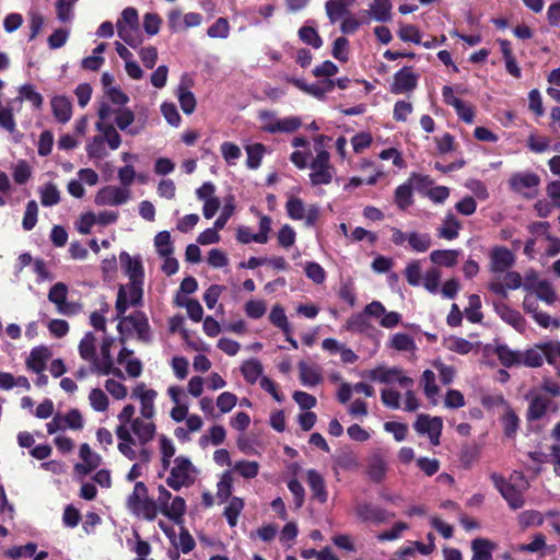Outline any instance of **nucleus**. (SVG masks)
<instances>
[{
  "instance_id": "46",
  "label": "nucleus",
  "mask_w": 560,
  "mask_h": 560,
  "mask_svg": "<svg viewBox=\"0 0 560 560\" xmlns=\"http://www.w3.org/2000/svg\"><path fill=\"white\" fill-rule=\"evenodd\" d=\"M422 383L424 395L433 405H436L440 389L435 383V373L431 370L423 371Z\"/></svg>"
},
{
  "instance_id": "59",
  "label": "nucleus",
  "mask_w": 560,
  "mask_h": 560,
  "mask_svg": "<svg viewBox=\"0 0 560 560\" xmlns=\"http://www.w3.org/2000/svg\"><path fill=\"white\" fill-rule=\"evenodd\" d=\"M80 357L91 362L95 357V337L92 332H86L79 343Z\"/></svg>"
},
{
  "instance_id": "17",
  "label": "nucleus",
  "mask_w": 560,
  "mask_h": 560,
  "mask_svg": "<svg viewBox=\"0 0 560 560\" xmlns=\"http://www.w3.org/2000/svg\"><path fill=\"white\" fill-rule=\"evenodd\" d=\"M489 290L501 296L508 298L509 290H516L523 288L522 277L517 271H505L503 278L497 277L489 283Z\"/></svg>"
},
{
  "instance_id": "15",
  "label": "nucleus",
  "mask_w": 560,
  "mask_h": 560,
  "mask_svg": "<svg viewBox=\"0 0 560 560\" xmlns=\"http://www.w3.org/2000/svg\"><path fill=\"white\" fill-rule=\"evenodd\" d=\"M413 428L417 433L428 435L432 445H440V438L443 429V421L440 417H431L429 415H419Z\"/></svg>"
},
{
  "instance_id": "44",
  "label": "nucleus",
  "mask_w": 560,
  "mask_h": 560,
  "mask_svg": "<svg viewBox=\"0 0 560 560\" xmlns=\"http://www.w3.org/2000/svg\"><path fill=\"white\" fill-rule=\"evenodd\" d=\"M302 120L298 116H287L279 118L277 125L269 127V133H290L299 129Z\"/></svg>"
},
{
  "instance_id": "18",
  "label": "nucleus",
  "mask_w": 560,
  "mask_h": 560,
  "mask_svg": "<svg viewBox=\"0 0 560 560\" xmlns=\"http://www.w3.org/2000/svg\"><path fill=\"white\" fill-rule=\"evenodd\" d=\"M515 264V256L504 246H494L490 250V270L494 273L508 271Z\"/></svg>"
},
{
  "instance_id": "40",
  "label": "nucleus",
  "mask_w": 560,
  "mask_h": 560,
  "mask_svg": "<svg viewBox=\"0 0 560 560\" xmlns=\"http://www.w3.org/2000/svg\"><path fill=\"white\" fill-rule=\"evenodd\" d=\"M546 360L545 349L542 343L535 348L528 349L525 352H521V364L529 368H539Z\"/></svg>"
},
{
  "instance_id": "51",
  "label": "nucleus",
  "mask_w": 560,
  "mask_h": 560,
  "mask_svg": "<svg viewBox=\"0 0 560 560\" xmlns=\"http://www.w3.org/2000/svg\"><path fill=\"white\" fill-rule=\"evenodd\" d=\"M386 470L387 465L382 456L375 455L370 459L368 466V475L373 481H382L386 475Z\"/></svg>"
},
{
  "instance_id": "62",
  "label": "nucleus",
  "mask_w": 560,
  "mask_h": 560,
  "mask_svg": "<svg viewBox=\"0 0 560 560\" xmlns=\"http://www.w3.org/2000/svg\"><path fill=\"white\" fill-rule=\"evenodd\" d=\"M37 551L35 542H27L24 546H13L5 550V556L10 559L18 560L20 558H32Z\"/></svg>"
},
{
  "instance_id": "58",
  "label": "nucleus",
  "mask_w": 560,
  "mask_h": 560,
  "mask_svg": "<svg viewBox=\"0 0 560 560\" xmlns=\"http://www.w3.org/2000/svg\"><path fill=\"white\" fill-rule=\"evenodd\" d=\"M533 293L537 296L538 300L545 302L548 305L553 304L557 300L556 291L547 281L537 282Z\"/></svg>"
},
{
  "instance_id": "54",
  "label": "nucleus",
  "mask_w": 560,
  "mask_h": 560,
  "mask_svg": "<svg viewBox=\"0 0 560 560\" xmlns=\"http://www.w3.org/2000/svg\"><path fill=\"white\" fill-rule=\"evenodd\" d=\"M86 154L90 159L101 160L107 155L105 148V139L103 136H94L85 147Z\"/></svg>"
},
{
  "instance_id": "43",
  "label": "nucleus",
  "mask_w": 560,
  "mask_h": 560,
  "mask_svg": "<svg viewBox=\"0 0 560 560\" xmlns=\"http://www.w3.org/2000/svg\"><path fill=\"white\" fill-rule=\"evenodd\" d=\"M79 0H56V15L63 24L72 23L74 19V7Z\"/></svg>"
},
{
  "instance_id": "14",
  "label": "nucleus",
  "mask_w": 560,
  "mask_h": 560,
  "mask_svg": "<svg viewBox=\"0 0 560 560\" xmlns=\"http://www.w3.org/2000/svg\"><path fill=\"white\" fill-rule=\"evenodd\" d=\"M158 392L152 388H148L144 383H138L131 392V398L136 399L140 404V417L147 419H153L155 410V399Z\"/></svg>"
},
{
  "instance_id": "21",
  "label": "nucleus",
  "mask_w": 560,
  "mask_h": 560,
  "mask_svg": "<svg viewBox=\"0 0 560 560\" xmlns=\"http://www.w3.org/2000/svg\"><path fill=\"white\" fill-rule=\"evenodd\" d=\"M413 180H428L427 176H422L413 173L408 182L399 185L394 192V200L397 207L400 210H406L413 203V195H412V182Z\"/></svg>"
},
{
  "instance_id": "31",
  "label": "nucleus",
  "mask_w": 560,
  "mask_h": 560,
  "mask_svg": "<svg viewBox=\"0 0 560 560\" xmlns=\"http://www.w3.org/2000/svg\"><path fill=\"white\" fill-rule=\"evenodd\" d=\"M354 0H327L325 11L331 24L343 19L349 13Z\"/></svg>"
},
{
  "instance_id": "38",
  "label": "nucleus",
  "mask_w": 560,
  "mask_h": 560,
  "mask_svg": "<svg viewBox=\"0 0 560 560\" xmlns=\"http://www.w3.org/2000/svg\"><path fill=\"white\" fill-rule=\"evenodd\" d=\"M408 246L412 252L425 253L432 246V237L429 233H420L417 231L409 232Z\"/></svg>"
},
{
  "instance_id": "24",
  "label": "nucleus",
  "mask_w": 560,
  "mask_h": 560,
  "mask_svg": "<svg viewBox=\"0 0 560 560\" xmlns=\"http://www.w3.org/2000/svg\"><path fill=\"white\" fill-rule=\"evenodd\" d=\"M354 511L357 516L362 522H369L373 524L386 523L392 516L385 510L368 503L358 504Z\"/></svg>"
},
{
  "instance_id": "63",
  "label": "nucleus",
  "mask_w": 560,
  "mask_h": 560,
  "mask_svg": "<svg viewBox=\"0 0 560 560\" xmlns=\"http://www.w3.org/2000/svg\"><path fill=\"white\" fill-rule=\"evenodd\" d=\"M38 217V205L35 200H30L25 206L22 226L25 231H31L35 228Z\"/></svg>"
},
{
  "instance_id": "29",
  "label": "nucleus",
  "mask_w": 560,
  "mask_h": 560,
  "mask_svg": "<svg viewBox=\"0 0 560 560\" xmlns=\"http://www.w3.org/2000/svg\"><path fill=\"white\" fill-rule=\"evenodd\" d=\"M460 229L459 220L452 212H448L438 228L436 235L440 238L453 241L458 237Z\"/></svg>"
},
{
  "instance_id": "23",
  "label": "nucleus",
  "mask_w": 560,
  "mask_h": 560,
  "mask_svg": "<svg viewBox=\"0 0 560 560\" xmlns=\"http://www.w3.org/2000/svg\"><path fill=\"white\" fill-rule=\"evenodd\" d=\"M119 260L130 282L143 283L144 270L140 257H131L128 253L121 252Z\"/></svg>"
},
{
  "instance_id": "36",
  "label": "nucleus",
  "mask_w": 560,
  "mask_h": 560,
  "mask_svg": "<svg viewBox=\"0 0 560 560\" xmlns=\"http://www.w3.org/2000/svg\"><path fill=\"white\" fill-rule=\"evenodd\" d=\"M159 447L161 455V465L164 471H166L173 463V457L176 453L174 442L166 435L162 434L159 438Z\"/></svg>"
},
{
  "instance_id": "37",
  "label": "nucleus",
  "mask_w": 560,
  "mask_h": 560,
  "mask_svg": "<svg viewBox=\"0 0 560 560\" xmlns=\"http://www.w3.org/2000/svg\"><path fill=\"white\" fill-rule=\"evenodd\" d=\"M369 14L377 22H387L392 19V2L390 0H373Z\"/></svg>"
},
{
  "instance_id": "12",
  "label": "nucleus",
  "mask_w": 560,
  "mask_h": 560,
  "mask_svg": "<svg viewBox=\"0 0 560 560\" xmlns=\"http://www.w3.org/2000/svg\"><path fill=\"white\" fill-rule=\"evenodd\" d=\"M143 283L129 282L127 285H120L117 294L115 308L117 314L124 315L130 306H136L141 303Z\"/></svg>"
},
{
  "instance_id": "56",
  "label": "nucleus",
  "mask_w": 560,
  "mask_h": 560,
  "mask_svg": "<svg viewBox=\"0 0 560 560\" xmlns=\"http://www.w3.org/2000/svg\"><path fill=\"white\" fill-rule=\"evenodd\" d=\"M154 246L159 256L173 255L174 247L168 231H161L154 236Z\"/></svg>"
},
{
  "instance_id": "4",
  "label": "nucleus",
  "mask_w": 560,
  "mask_h": 560,
  "mask_svg": "<svg viewBox=\"0 0 560 560\" xmlns=\"http://www.w3.org/2000/svg\"><path fill=\"white\" fill-rule=\"evenodd\" d=\"M127 508L136 516L153 521L158 515L156 503L149 498L148 488L142 481L136 482L133 491L127 498Z\"/></svg>"
},
{
  "instance_id": "39",
  "label": "nucleus",
  "mask_w": 560,
  "mask_h": 560,
  "mask_svg": "<svg viewBox=\"0 0 560 560\" xmlns=\"http://www.w3.org/2000/svg\"><path fill=\"white\" fill-rule=\"evenodd\" d=\"M40 203L44 207H54L60 202V190L54 183H46L38 188Z\"/></svg>"
},
{
  "instance_id": "52",
  "label": "nucleus",
  "mask_w": 560,
  "mask_h": 560,
  "mask_svg": "<svg viewBox=\"0 0 560 560\" xmlns=\"http://www.w3.org/2000/svg\"><path fill=\"white\" fill-rule=\"evenodd\" d=\"M370 328H371V324L363 312L352 314L348 318V320L346 322V325H345V329L347 331L360 332V334L369 331Z\"/></svg>"
},
{
  "instance_id": "22",
  "label": "nucleus",
  "mask_w": 560,
  "mask_h": 560,
  "mask_svg": "<svg viewBox=\"0 0 560 560\" xmlns=\"http://www.w3.org/2000/svg\"><path fill=\"white\" fill-rule=\"evenodd\" d=\"M306 482L311 489L312 497L314 500L324 504L328 500V490L326 487L324 476L316 469H307L306 472Z\"/></svg>"
},
{
  "instance_id": "45",
  "label": "nucleus",
  "mask_w": 560,
  "mask_h": 560,
  "mask_svg": "<svg viewBox=\"0 0 560 560\" xmlns=\"http://www.w3.org/2000/svg\"><path fill=\"white\" fill-rule=\"evenodd\" d=\"M234 476L232 471L225 470L221 474L217 483V498L220 502H225L231 498L233 491Z\"/></svg>"
},
{
  "instance_id": "1",
  "label": "nucleus",
  "mask_w": 560,
  "mask_h": 560,
  "mask_svg": "<svg viewBox=\"0 0 560 560\" xmlns=\"http://www.w3.org/2000/svg\"><path fill=\"white\" fill-rule=\"evenodd\" d=\"M118 439L117 448L129 460L139 459L148 464L153 456L149 444L156 435V424L153 419L137 417L132 423L115 429Z\"/></svg>"
},
{
  "instance_id": "26",
  "label": "nucleus",
  "mask_w": 560,
  "mask_h": 560,
  "mask_svg": "<svg viewBox=\"0 0 560 560\" xmlns=\"http://www.w3.org/2000/svg\"><path fill=\"white\" fill-rule=\"evenodd\" d=\"M299 377L303 386L315 387L323 382L322 369L315 363L301 361L298 364Z\"/></svg>"
},
{
  "instance_id": "42",
  "label": "nucleus",
  "mask_w": 560,
  "mask_h": 560,
  "mask_svg": "<svg viewBox=\"0 0 560 560\" xmlns=\"http://www.w3.org/2000/svg\"><path fill=\"white\" fill-rule=\"evenodd\" d=\"M47 358L48 350L46 348H34L26 360V365L35 373H42L46 368Z\"/></svg>"
},
{
  "instance_id": "13",
  "label": "nucleus",
  "mask_w": 560,
  "mask_h": 560,
  "mask_svg": "<svg viewBox=\"0 0 560 560\" xmlns=\"http://www.w3.org/2000/svg\"><path fill=\"white\" fill-rule=\"evenodd\" d=\"M539 183V176L532 172L514 173L509 179L510 188L525 198L535 197Z\"/></svg>"
},
{
  "instance_id": "20",
  "label": "nucleus",
  "mask_w": 560,
  "mask_h": 560,
  "mask_svg": "<svg viewBox=\"0 0 560 560\" xmlns=\"http://www.w3.org/2000/svg\"><path fill=\"white\" fill-rule=\"evenodd\" d=\"M528 399V410L527 418L529 420H539L541 419L548 409L552 407L553 411L558 410V404H552V401L542 396L541 394L530 393L527 395Z\"/></svg>"
},
{
  "instance_id": "64",
  "label": "nucleus",
  "mask_w": 560,
  "mask_h": 560,
  "mask_svg": "<svg viewBox=\"0 0 560 560\" xmlns=\"http://www.w3.org/2000/svg\"><path fill=\"white\" fill-rule=\"evenodd\" d=\"M178 102L182 110L186 115H190L195 112L196 108V98L192 92L187 90L184 86L178 88Z\"/></svg>"
},
{
  "instance_id": "7",
  "label": "nucleus",
  "mask_w": 560,
  "mask_h": 560,
  "mask_svg": "<svg viewBox=\"0 0 560 560\" xmlns=\"http://www.w3.org/2000/svg\"><path fill=\"white\" fill-rule=\"evenodd\" d=\"M117 34L127 45L135 48L141 43L139 36V14L135 8L122 10L116 23Z\"/></svg>"
},
{
  "instance_id": "47",
  "label": "nucleus",
  "mask_w": 560,
  "mask_h": 560,
  "mask_svg": "<svg viewBox=\"0 0 560 560\" xmlns=\"http://www.w3.org/2000/svg\"><path fill=\"white\" fill-rule=\"evenodd\" d=\"M244 509V501L238 497L229 498L228 505L224 509V516L231 527H235L238 516Z\"/></svg>"
},
{
  "instance_id": "6",
  "label": "nucleus",
  "mask_w": 560,
  "mask_h": 560,
  "mask_svg": "<svg viewBox=\"0 0 560 560\" xmlns=\"http://www.w3.org/2000/svg\"><path fill=\"white\" fill-rule=\"evenodd\" d=\"M119 323L117 329L121 337H128L136 334L138 339L149 341L151 339V331L148 318L143 312H133L128 316L118 315ZM124 341V338H121Z\"/></svg>"
},
{
  "instance_id": "33",
  "label": "nucleus",
  "mask_w": 560,
  "mask_h": 560,
  "mask_svg": "<svg viewBox=\"0 0 560 560\" xmlns=\"http://www.w3.org/2000/svg\"><path fill=\"white\" fill-rule=\"evenodd\" d=\"M259 468L260 465L256 460L240 459L234 462L232 468L228 470L232 471L233 476L236 474L244 479H254L258 475Z\"/></svg>"
},
{
  "instance_id": "28",
  "label": "nucleus",
  "mask_w": 560,
  "mask_h": 560,
  "mask_svg": "<svg viewBox=\"0 0 560 560\" xmlns=\"http://www.w3.org/2000/svg\"><path fill=\"white\" fill-rule=\"evenodd\" d=\"M91 372L98 375H114L120 380H125L124 372L114 365L112 355L95 357L91 361Z\"/></svg>"
},
{
  "instance_id": "19",
  "label": "nucleus",
  "mask_w": 560,
  "mask_h": 560,
  "mask_svg": "<svg viewBox=\"0 0 560 560\" xmlns=\"http://www.w3.org/2000/svg\"><path fill=\"white\" fill-rule=\"evenodd\" d=\"M493 307L499 317L511 325L515 330L518 332L526 330V320L518 311L510 307L503 301L493 302Z\"/></svg>"
},
{
  "instance_id": "41",
  "label": "nucleus",
  "mask_w": 560,
  "mask_h": 560,
  "mask_svg": "<svg viewBox=\"0 0 560 560\" xmlns=\"http://www.w3.org/2000/svg\"><path fill=\"white\" fill-rule=\"evenodd\" d=\"M107 45L105 43H100L92 51V55L85 57L81 61V67L85 70L97 71L104 63L105 59L103 54L106 49Z\"/></svg>"
},
{
  "instance_id": "9",
  "label": "nucleus",
  "mask_w": 560,
  "mask_h": 560,
  "mask_svg": "<svg viewBox=\"0 0 560 560\" xmlns=\"http://www.w3.org/2000/svg\"><path fill=\"white\" fill-rule=\"evenodd\" d=\"M362 376L368 377L370 381L383 384L398 383L401 388H409L415 384L413 380L404 375L402 370L397 366L387 368L380 365L375 369L365 371Z\"/></svg>"
},
{
  "instance_id": "25",
  "label": "nucleus",
  "mask_w": 560,
  "mask_h": 560,
  "mask_svg": "<svg viewBox=\"0 0 560 560\" xmlns=\"http://www.w3.org/2000/svg\"><path fill=\"white\" fill-rule=\"evenodd\" d=\"M79 454L82 463L74 466L77 472L88 475L101 465L102 457L97 453L93 452L88 443H83L80 446Z\"/></svg>"
},
{
  "instance_id": "2",
  "label": "nucleus",
  "mask_w": 560,
  "mask_h": 560,
  "mask_svg": "<svg viewBox=\"0 0 560 560\" xmlns=\"http://www.w3.org/2000/svg\"><path fill=\"white\" fill-rule=\"evenodd\" d=\"M168 476L166 477V485L175 490L179 491L183 488L191 487L198 477L199 470L189 459V457L179 455L173 459Z\"/></svg>"
},
{
  "instance_id": "50",
  "label": "nucleus",
  "mask_w": 560,
  "mask_h": 560,
  "mask_svg": "<svg viewBox=\"0 0 560 560\" xmlns=\"http://www.w3.org/2000/svg\"><path fill=\"white\" fill-rule=\"evenodd\" d=\"M186 512V502L182 497L172 499L166 509L162 512L170 520L179 523Z\"/></svg>"
},
{
  "instance_id": "8",
  "label": "nucleus",
  "mask_w": 560,
  "mask_h": 560,
  "mask_svg": "<svg viewBox=\"0 0 560 560\" xmlns=\"http://www.w3.org/2000/svg\"><path fill=\"white\" fill-rule=\"evenodd\" d=\"M97 114L102 121L108 119L112 115H114L116 126L120 130L127 131L131 136L139 135L143 130L145 125V121H143L139 126L131 127L136 116L133 112L128 107H118L117 109H112L108 105L103 104L98 108Z\"/></svg>"
},
{
  "instance_id": "32",
  "label": "nucleus",
  "mask_w": 560,
  "mask_h": 560,
  "mask_svg": "<svg viewBox=\"0 0 560 560\" xmlns=\"http://www.w3.org/2000/svg\"><path fill=\"white\" fill-rule=\"evenodd\" d=\"M458 249H436L430 253V260L438 266L454 267L458 262Z\"/></svg>"
},
{
  "instance_id": "3",
  "label": "nucleus",
  "mask_w": 560,
  "mask_h": 560,
  "mask_svg": "<svg viewBox=\"0 0 560 560\" xmlns=\"http://www.w3.org/2000/svg\"><path fill=\"white\" fill-rule=\"evenodd\" d=\"M490 478L495 489L504 498L512 510H518L523 508L525 503L523 493L527 488V482L525 481L522 474H515L511 476V479L521 480L523 482L521 487L509 482L502 475L498 472H492Z\"/></svg>"
},
{
  "instance_id": "49",
  "label": "nucleus",
  "mask_w": 560,
  "mask_h": 560,
  "mask_svg": "<svg viewBox=\"0 0 560 560\" xmlns=\"http://www.w3.org/2000/svg\"><path fill=\"white\" fill-rule=\"evenodd\" d=\"M246 165L250 170H257L260 164L261 160L264 158V154L266 152V147L261 143H253L249 145H246Z\"/></svg>"
},
{
  "instance_id": "60",
  "label": "nucleus",
  "mask_w": 560,
  "mask_h": 560,
  "mask_svg": "<svg viewBox=\"0 0 560 560\" xmlns=\"http://www.w3.org/2000/svg\"><path fill=\"white\" fill-rule=\"evenodd\" d=\"M334 466L332 469L337 471L338 469L350 470L358 466V462L355 456L348 451H342L332 458Z\"/></svg>"
},
{
  "instance_id": "61",
  "label": "nucleus",
  "mask_w": 560,
  "mask_h": 560,
  "mask_svg": "<svg viewBox=\"0 0 560 560\" xmlns=\"http://www.w3.org/2000/svg\"><path fill=\"white\" fill-rule=\"evenodd\" d=\"M89 401L94 411L104 412L108 409L107 395L101 388H93L89 394Z\"/></svg>"
},
{
  "instance_id": "16",
  "label": "nucleus",
  "mask_w": 560,
  "mask_h": 560,
  "mask_svg": "<svg viewBox=\"0 0 560 560\" xmlns=\"http://www.w3.org/2000/svg\"><path fill=\"white\" fill-rule=\"evenodd\" d=\"M419 81V74L411 67H402L393 77L389 90L393 94H406L412 92Z\"/></svg>"
},
{
  "instance_id": "48",
  "label": "nucleus",
  "mask_w": 560,
  "mask_h": 560,
  "mask_svg": "<svg viewBox=\"0 0 560 560\" xmlns=\"http://www.w3.org/2000/svg\"><path fill=\"white\" fill-rule=\"evenodd\" d=\"M269 320L273 326L281 329L284 332V335L292 334L290 323L285 315L284 308L281 305L277 304L272 306L269 314Z\"/></svg>"
},
{
  "instance_id": "55",
  "label": "nucleus",
  "mask_w": 560,
  "mask_h": 560,
  "mask_svg": "<svg viewBox=\"0 0 560 560\" xmlns=\"http://www.w3.org/2000/svg\"><path fill=\"white\" fill-rule=\"evenodd\" d=\"M389 347L397 351H412L416 349V343L408 334L397 332L390 337Z\"/></svg>"
},
{
  "instance_id": "34",
  "label": "nucleus",
  "mask_w": 560,
  "mask_h": 560,
  "mask_svg": "<svg viewBox=\"0 0 560 560\" xmlns=\"http://www.w3.org/2000/svg\"><path fill=\"white\" fill-rule=\"evenodd\" d=\"M497 545L487 538H476L471 541V560H490Z\"/></svg>"
},
{
  "instance_id": "27",
  "label": "nucleus",
  "mask_w": 560,
  "mask_h": 560,
  "mask_svg": "<svg viewBox=\"0 0 560 560\" xmlns=\"http://www.w3.org/2000/svg\"><path fill=\"white\" fill-rule=\"evenodd\" d=\"M50 107L55 119L65 125L72 117V103L65 95H55L50 100Z\"/></svg>"
},
{
  "instance_id": "30",
  "label": "nucleus",
  "mask_w": 560,
  "mask_h": 560,
  "mask_svg": "<svg viewBox=\"0 0 560 560\" xmlns=\"http://www.w3.org/2000/svg\"><path fill=\"white\" fill-rule=\"evenodd\" d=\"M23 101H28L34 108L39 109L43 106V96L32 84H23L19 88V96L12 100L8 105L14 108L15 104L21 105Z\"/></svg>"
},
{
  "instance_id": "35",
  "label": "nucleus",
  "mask_w": 560,
  "mask_h": 560,
  "mask_svg": "<svg viewBox=\"0 0 560 560\" xmlns=\"http://www.w3.org/2000/svg\"><path fill=\"white\" fill-rule=\"evenodd\" d=\"M264 366L257 359H249L241 365V373L245 381L249 384H255L262 377Z\"/></svg>"
},
{
  "instance_id": "5",
  "label": "nucleus",
  "mask_w": 560,
  "mask_h": 560,
  "mask_svg": "<svg viewBox=\"0 0 560 560\" xmlns=\"http://www.w3.org/2000/svg\"><path fill=\"white\" fill-rule=\"evenodd\" d=\"M310 180L313 186L328 185L332 182L335 167L330 163V154L324 148H316V155L308 164Z\"/></svg>"
},
{
  "instance_id": "57",
  "label": "nucleus",
  "mask_w": 560,
  "mask_h": 560,
  "mask_svg": "<svg viewBox=\"0 0 560 560\" xmlns=\"http://www.w3.org/2000/svg\"><path fill=\"white\" fill-rule=\"evenodd\" d=\"M299 38L306 45L318 49L323 45V39L318 35L316 28L312 25H303L299 30Z\"/></svg>"
},
{
  "instance_id": "53",
  "label": "nucleus",
  "mask_w": 560,
  "mask_h": 560,
  "mask_svg": "<svg viewBox=\"0 0 560 560\" xmlns=\"http://www.w3.org/2000/svg\"><path fill=\"white\" fill-rule=\"evenodd\" d=\"M495 353L500 362L508 368L521 364V352L514 351L505 345L498 346L495 348Z\"/></svg>"
},
{
  "instance_id": "11",
  "label": "nucleus",
  "mask_w": 560,
  "mask_h": 560,
  "mask_svg": "<svg viewBox=\"0 0 560 560\" xmlns=\"http://www.w3.org/2000/svg\"><path fill=\"white\" fill-rule=\"evenodd\" d=\"M285 210L292 220H303L306 226H313L319 215L317 206H310L308 208L298 197H290L285 203Z\"/></svg>"
},
{
  "instance_id": "10",
  "label": "nucleus",
  "mask_w": 560,
  "mask_h": 560,
  "mask_svg": "<svg viewBox=\"0 0 560 560\" xmlns=\"http://www.w3.org/2000/svg\"><path fill=\"white\" fill-rule=\"evenodd\" d=\"M131 199V190L115 185L104 186L95 194L94 203L100 207H118Z\"/></svg>"
}]
</instances>
